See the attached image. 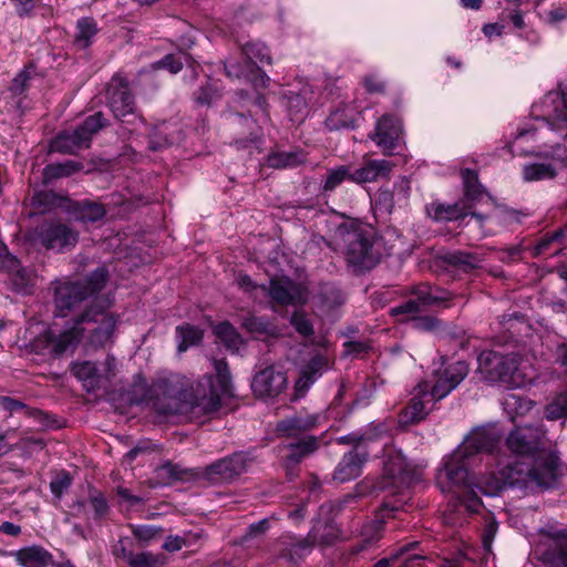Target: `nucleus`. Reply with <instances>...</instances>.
I'll return each mask as SVG.
<instances>
[{"label":"nucleus","instance_id":"nucleus-1","mask_svg":"<svg viewBox=\"0 0 567 567\" xmlns=\"http://www.w3.org/2000/svg\"><path fill=\"white\" fill-rule=\"evenodd\" d=\"M543 432L536 426H519L506 437L508 451L520 460L493 470L480 480L483 494L495 496L504 489L553 487L558 480L559 458L543 450Z\"/></svg>","mask_w":567,"mask_h":567},{"label":"nucleus","instance_id":"nucleus-2","mask_svg":"<svg viewBox=\"0 0 567 567\" xmlns=\"http://www.w3.org/2000/svg\"><path fill=\"white\" fill-rule=\"evenodd\" d=\"M420 481L419 471L401 454L390 456L384 463L382 475L374 478H364L355 486V494H348L342 499L331 503L330 508L342 511L350 504H357L359 496L388 493L382 505L375 514V519L364 526L365 538L355 547L359 553L381 538L384 524L390 518H400L399 513H405L409 505V489L412 484Z\"/></svg>","mask_w":567,"mask_h":567},{"label":"nucleus","instance_id":"nucleus-3","mask_svg":"<svg viewBox=\"0 0 567 567\" xmlns=\"http://www.w3.org/2000/svg\"><path fill=\"white\" fill-rule=\"evenodd\" d=\"M501 434L495 430L480 429L472 432L463 443L445 460L443 468L437 473L436 484L443 493H453L460 501L467 498V507L477 511L482 505L472 487L473 481L468 467L478 454H493L499 447ZM481 476L474 484L478 486Z\"/></svg>","mask_w":567,"mask_h":567},{"label":"nucleus","instance_id":"nucleus-4","mask_svg":"<svg viewBox=\"0 0 567 567\" xmlns=\"http://www.w3.org/2000/svg\"><path fill=\"white\" fill-rule=\"evenodd\" d=\"M322 419L319 413L300 412L277 422V436L289 441L284 445L287 453L281 460L289 481H293L298 476L299 464L319 450L324 433L317 436L311 432L321 424Z\"/></svg>","mask_w":567,"mask_h":567},{"label":"nucleus","instance_id":"nucleus-5","mask_svg":"<svg viewBox=\"0 0 567 567\" xmlns=\"http://www.w3.org/2000/svg\"><path fill=\"white\" fill-rule=\"evenodd\" d=\"M110 278L105 266L97 267L81 280L56 281L53 287L54 318H66L75 311L83 301L99 295Z\"/></svg>","mask_w":567,"mask_h":567},{"label":"nucleus","instance_id":"nucleus-6","mask_svg":"<svg viewBox=\"0 0 567 567\" xmlns=\"http://www.w3.org/2000/svg\"><path fill=\"white\" fill-rule=\"evenodd\" d=\"M112 303L109 296L96 297L83 312L68 322L69 328H76L79 332L76 344L84 332L89 333V342L95 348L104 347L111 340L117 322V317L107 311Z\"/></svg>","mask_w":567,"mask_h":567},{"label":"nucleus","instance_id":"nucleus-7","mask_svg":"<svg viewBox=\"0 0 567 567\" xmlns=\"http://www.w3.org/2000/svg\"><path fill=\"white\" fill-rule=\"evenodd\" d=\"M406 295L414 298L391 307L389 315L395 322L404 323L413 321L416 316L431 307H451L454 293L439 286H431L427 282H420L411 286Z\"/></svg>","mask_w":567,"mask_h":567},{"label":"nucleus","instance_id":"nucleus-8","mask_svg":"<svg viewBox=\"0 0 567 567\" xmlns=\"http://www.w3.org/2000/svg\"><path fill=\"white\" fill-rule=\"evenodd\" d=\"M478 369L486 380L513 389L526 386L533 379L522 369L520 357L516 353L483 351L478 357Z\"/></svg>","mask_w":567,"mask_h":567},{"label":"nucleus","instance_id":"nucleus-9","mask_svg":"<svg viewBox=\"0 0 567 567\" xmlns=\"http://www.w3.org/2000/svg\"><path fill=\"white\" fill-rule=\"evenodd\" d=\"M110 125V120L97 111L86 116L73 131H62L50 142V151L74 155L83 148H89L93 136Z\"/></svg>","mask_w":567,"mask_h":567},{"label":"nucleus","instance_id":"nucleus-10","mask_svg":"<svg viewBox=\"0 0 567 567\" xmlns=\"http://www.w3.org/2000/svg\"><path fill=\"white\" fill-rule=\"evenodd\" d=\"M106 104L114 117L122 123L134 124L141 120L130 81L122 74H114L106 86Z\"/></svg>","mask_w":567,"mask_h":567},{"label":"nucleus","instance_id":"nucleus-11","mask_svg":"<svg viewBox=\"0 0 567 567\" xmlns=\"http://www.w3.org/2000/svg\"><path fill=\"white\" fill-rule=\"evenodd\" d=\"M76 328L65 327L60 329L56 322L40 332L37 337L29 341L25 349L30 353L40 355L59 357L66 352L70 348L76 347Z\"/></svg>","mask_w":567,"mask_h":567},{"label":"nucleus","instance_id":"nucleus-12","mask_svg":"<svg viewBox=\"0 0 567 567\" xmlns=\"http://www.w3.org/2000/svg\"><path fill=\"white\" fill-rule=\"evenodd\" d=\"M255 461L254 451H238L200 470V478L212 484L229 483L246 473Z\"/></svg>","mask_w":567,"mask_h":567},{"label":"nucleus","instance_id":"nucleus-13","mask_svg":"<svg viewBox=\"0 0 567 567\" xmlns=\"http://www.w3.org/2000/svg\"><path fill=\"white\" fill-rule=\"evenodd\" d=\"M33 238L47 250L63 254L75 247L79 233L62 221L50 219L34 228Z\"/></svg>","mask_w":567,"mask_h":567},{"label":"nucleus","instance_id":"nucleus-14","mask_svg":"<svg viewBox=\"0 0 567 567\" xmlns=\"http://www.w3.org/2000/svg\"><path fill=\"white\" fill-rule=\"evenodd\" d=\"M215 377L209 378V395L203 396L194 408H202L205 414L217 412L221 398L234 396L231 374L226 359L214 360Z\"/></svg>","mask_w":567,"mask_h":567},{"label":"nucleus","instance_id":"nucleus-15","mask_svg":"<svg viewBox=\"0 0 567 567\" xmlns=\"http://www.w3.org/2000/svg\"><path fill=\"white\" fill-rule=\"evenodd\" d=\"M344 243L347 245L346 258L349 264L365 269H370L377 264L378 257L373 251L372 230L357 228L348 231Z\"/></svg>","mask_w":567,"mask_h":567},{"label":"nucleus","instance_id":"nucleus-16","mask_svg":"<svg viewBox=\"0 0 567 567\" xmlns=\"http://www.w3.org/2000/svg\"><path fill=\"white\" fill-rule=\"evenodd\" d=\"M368 137L381 148L383 155H394L403 142L402 120L394 114H383Z\"/></svg>","mask_w":567,"mask_h":567},{"label":"nucleus","instance_id":"nucleus-17","mask_svg":"<svg viewBox=\"0 0 567 567\" xmlns=\"http://www.w3.org/2000/svg\"><path fill=\"white\" fill-rule=\"evenodd\" d=\"M288 384L286 372L277 365H267L257 372L251 382L254 394L260 399H274L282 393Z\"/></svg>","mask_w":567,"mask_h":567},{"label":"nucleus","instance_id":"nucleus-18","mask_svg":"<svg viewBox=\"0 0 567 567\" xmlns=\"http://www.w3.org/2000/svg\"><path fill=\"white\" fill-rule=\"evenodd\" d=\"M270 300L278 306H297L307 301V289L289 277L271 278L268 286Z\"/></svg>","mask_w":567,"mask_h":567},{"label":"nucleus","instance_id":"nucleus-19","mask_svg":"<svg viewBox=\"0 0 567 567\" xmlns=\"http://www.w3.org/2000/svg\"><path fill=\"white\" fill-rule=\"evenodd\" d=\"M468 365L464 361H456L446 365L436 375L435 383L430 388L431 399H444L467 377Z\"/></svg>","mask_w":567,"mask_h":567},{"label":"nucleus","instance_id":"nucleus-20","mask_svg":"<svg viewBox=\"0 0 567 567\" xmlns=\"http://www.w3.org/2000/svg\"><path fill=\"white\" fill-rule=\"evenodd\" d=\"M431 399L430 385L422 382L415 388V393L408 405L399 414V423L402 426L416 424L427 415L426 403L433 401Z\"/></svg>","mask_w":567,"mask_h":567},{"label":"nucleus","instance_id":"nucleus-21","mask_svg":"<svg viewBox=\"0 0 567 567\" xmlns=\"http://www.w3.org/2000/svg\"><path fill=\"white\" fill-rule=\"evenodd\" d=\"M369 458V452L364 447H353L347 452L333 472V480L346 483L359 477L362 467Z\"/></svg>","mask_w":567,"mask_h":567},{"label":"nucleus","instance_id":"nucleus-22","mask_svg":"<svg viewBox=\"0 0 567 567\" xmlns=\"http://www.w3.org/2000/svg\"><path fill=\"white\" fill-rule=\"evenodd\" d=\"M327 369L328 358L326 355L321 353L312 355L300 369V375L295 383L296 398H302Z\"/></svg>","mask_w":567,"mask_h":567},{"label":"nucleus","instance_id":"nucleus-23","mask_svg":"<svg viewBox=\"0 0 567 567\" xmlns=\"http://www.w3.org/2000/svg\"><path fill=\"white\" fill-rule=\"evenodd\" d=\"M470 209H472V205L462 199L454 204L434 200L425 207L427 216L436 223L462 220L468 216Z\"/></svg>","mask_w":567,"mask_h":567},{"label":"nucleus","instance_id":"nucleus-24","mask_svg":"<svg viewBox=\"0 0 567 567\" xmlns=\"http://www.w3.org/2000/svg\"><path fill=\"white\" fill-rule=\"evenodd\" d=\"M441 264L457 274H471L481 268L483 258L475 252L455 250L440 257Z\"/></svg>","mask_w":567,"mask_h":567},{"label":"nucleus","instance_id":"nucleus-25","mask_svg":"<svg viewBox=\"0 0 567 567\" xmlns=\"http://www.w3.org/2000/svg\"><path fill=\"white\" fill-rule=\"evenodd\" d=\"M419 546V542H410L394 549L390 556L377 561L373 567H390L394 563L401 561L399 567H423L425 556L413 553Z\"/></svg>","mask_w":567,"mask_h":567},{"label":"nucleus","instance_id":"nucleus-26","mask_svg":"<svg viewBox=\"0 0 567 567\" xmlns=\"http://www.w3.org/2000/svg\"><path fill=\"white\" fill-rule=\"evenodd\" d=\"M66 212L78 221L96 223L106 215V208L102 203L91 199L72 200L69 198Z\"/></svg>","mask_w":567,"mask_h":567},{"label":"nucleus","instance_id":"nucleus-27","mask_svg":"<svg viewBox=\"0 0 567 567\" xmlns=\"http://www.w3.org/2000/svg\"><path fill=\"white\" fill-rule=\"evenodd\" d=\"M566 228H558L540 236L532 248V256L547 259L558 255L565 246Z\"/></svg>","mask_w":567,"mask_h":567},{"label":"nucleus","instance_id":"nucleus-28","mask_svg":"<svg viewBox=\"0 0 567 567\" xmlns=\"http://www.w3.org/2000/svg\"><path fill=\"white\" fill-rule=\"evenodd\" d=\"M393 164L386 159H370L362 167L350 172V181L357 184L375 182L388 178Z\"/></svg>","mask_w":567,"mask_h":567},{"label":"nucleus","instance_id":"nucleus-29","mask_svg":"<svg viewBox=\"0 0 567 567\" xmlns=\"http://www.w3.org/2000/svg\"><path fill=\"white\" fill-rule=\"evenodd\" d=\"M68 202V196L56 194L52 190L34 192L30 202V215H44L52 213L56 209L66 210Z\"/></svg>","mask_w":567,"mask_h":567},{"label":"nucleus","instance_id":"nucleus-30","mask_svg":"<svg viewBox=\"0 0 567 567\" xmlns=\"http://www.w3.org/2000/svg\"><path fill=\"white\" fill-rule=\"evenodd\" d=\"M236 43L247 61V68H257V62L267 65L272 64V56L266 43L259 40L243 42L239 39L236 40Z\"/></svg>","mask_w":567,"mask_h":567},{"label":"nucleus","instance_id":"nucleus-31","mask_svg":"<svg viewBox=\"0 0 567 567\" xmlns=\"http://www.w3.org/2000/svg\"><path fill=\"white\" fill-rule=\"evenodd\" d=\"M11 555L23 567H48L52 564V554L39 545L20 548Z\"/></svg>","mask_w":567,"mask_h":567},{"label":"nucleus","instance_id":"nucleus-32","mask_svg":"<svg viewBox=\"0 0 567 567\" xmlns=\"http://www.w3.org/2000/svg\"><path fill=\"white\" fill-rule=\"evenodd\" d=\"M86 505H89L93 513L92 519L94 522L100 523L110 514V506L105 495L93 486L89 487L87 501H78L74 506L78 507L79 512L86 513Z\"/></svg>","mask_w":567,"mask_h":567},{"label":"nucleus","instance_id":"nucleus-33","mask_svg":"<svg viewBox=\"0 0 567 567\" xmlns=\"http://www.w3.org/2000/svg\"><path fill=\"white\" fill-rule=\"evenodd\" d=\"M71 373L83 382L87 391H95L102 388L103 377L94 362H74L70 368Z\"/></svg>","mask_w":567,"mask_h":567},{"label":"nucleus","instance_id":"nucleus-34","mask_svg":"<svg viewBox=\"0 0 567 567\" xmlns=\"http://www.w3.org/2000/svg\"><path fill=\"white\" fill-rule=\"evenodd\" d=\"M157 477L161 478L165 484H172L174 482H189L200 478V470L185 468L179 464L166 462L156 470Z\"/></svg>","mask_w":567,"mask_h":567},{"label":"nucleus","instance_id":"nucleus-35","mask_svg":"<svg viewBox=\"0 0 567 567\" xmlns=\"http://www.w3.org/2000/svg\"><path fill=\"white\" fill-rule=\"evenodd\" d=\"M213 333L231 352H238L244 344V339L235 326L225 320L213 326Z\"/></svg>","mask_w":567,"mask_h":567},{"label":"nucleus","instance_id":"nucleus-36","mask_svg":"<svg viewBox=\"0 0 567 567\" xmlns=\"http://www.w3.org/2000/svg\"><path fill=\"white\" fill-rule=\"evenodd\" d=\"M75 30L73 44L80 50L87 49L93 43L94 37L99 33L97 22L93 17L79 19Z\"/></svg>","mask_w":567,"mask_h":567},{"label":"nucleus","instance_id":"nucleus-37","mask_svg":"<svg viewBox=\"0 0 567 567\" xmlns=\"http://www.w3.org/2000/svg\"><path fill=\"white\" fill-rule=\"evenodd\" d=\"M461 177L463 182L464 202L473 206L482 199L485 188L478 179L476 171L471 168H463L461 171Z\"/></svg>","mask_w":567,"mask_h":567},{"label":"nucleus","instance_id":"nucleus-38","mask_svg":"<svg viewBox=\"0 0 567 567\" xmlns=\"http://www.w3.org/2000/svg\"><path fill=\"white\" fill-rule=\"evenodd\" d=\"M328 131L353 130L357 127V121L352 112L346 106L340 105L332 110L324 121Z\"/></svg>","mask_w":567,"mask_h":567},{"label":"nucleus","instance_id":"nucleus-39","mask_svg":"<svg viewBox=\"0 0 567 567\" xmlns=\"http://www.w3.org/2000/svg\"><path fill=\"white\" fill-rule=\"evenodd\" d=\"M177 351L185 352L190 347L200 344L204 331L194 324L183 323L176 327Z\"/></svg>","mask_w":567,"mask_h":567},{"label":"nucleus","instance_id":"nucleus-40","mask_svg":"<svg viewBox=\"0 0 567 567\" xmlns=\"http://www.w3.org/2000/svg\"><path fill=\"white\" fill-rule=\"evenodd\" d=\"M223 97V89L212 79L193 92V101L197 106L209 107Z\"/></svg>","mask_w":567,"mask_h":567},{"label":"nucleus","instance_id":"nucleus-41","mask_svg":"<svg viewBox=\"0 0 567 567\" xmlns=\"http://www.w3.org/2000/svg\"><path fill=\"white\" fill-rule=\"evenodd\" d=\"M82 167V163L75 161L48 164L42 171L43 184H49L52 181L61 177H69L74 173L81 171Z\"/></svg>","mask_w":567,"mask_h":567},{"label":"nucleus","instance_id":"nucleus-42","mask_svg":"<svg viewBox=\"0 0 567 567\" xmlns=\"http://www.w3.org/2000/svg\"><path fill=\"white\" fill-rule=\"evenodd\" d=\"M302 152H274L266 157V165L270 168L282 169L297 167L303 163Z\"/></svg>","mask_w":567,"mask_h":567},{"label":"nucleus","instance_id":"nucleus-43","mask_svg":"<svg viewBox=\"0 0 567 567\" xmlns=\"http://www.w3.org/2000/svg\"><path fill=\"white\" fill-rule=\"evenodd\" d=\"M140 380V383H135V388H141L142 393L140 395L135 394L131 401L135 404H150L152 403L153 408L159 412L161 414H173L176 411V408L167 404V405H159L158 401L154 400L152 390L147 386V383L144 378L141 375L137 377Z\"/></svg>","mask_w":567,"mask_h":567},{"label":"nucleus","instance_id":"nucleus-44","mask_svg":"<svg viewBox=\"0 0 567 567\" xmlns=\"http://www.w3.org/2000/svg\"><path fill=\"white\" fill-rule=\"evenodd\" d=\"M241 327L255 336L272 337L277 334V327L265 317H245L241 321Z\"/></svg>","mask_w":567,"mask_h":567},{"label":"nucleus","instance_id":"nucleus-45","mask_svg":"<svg viewBox=\"0 0 567 567\" xmlns=\"http://www.w3.org/2000/svg\"><path fill=\"white\" fill-rule=\"evenodd\" d=\"M287 103V111L290 121L293 123H301L308 114V103L306 99L296 92H288L285 95Z\"/></svg>","mask_w":567,"mask_h":567},{"label":"nucleus","instance_id":"nucleus-46","mask_svg":"<svg viewBox=\"0 0 567 567\" xmlns=\"http://www.w3.org/2000/svg\"><path fill=\"white\" fill-rule=\"evenodd\" d=\"M0 404L6 411H8L10 413L18 412V411H24V413L28 416H32V417L37 419L39 422L47 424L45 420H47L48 415L44 412H42L41 410H38V409H31V408L27 406L23 402L17 400V399H13L10 396H1Z\"/></svg>","mask_w":567,"mask_h":567},{"label":"nucleus","instance_id":"nucleus-47","mask_svg":"<svg viewBox=\"0 0 567 567\" xmlns=\"http://www.w3.org/2000/svg\"><path fill=\"white\" fill-rule=\"evenodd\" d=\"M166 565V555L162 553L140 551L134 554L128 567H165Z\"/></svg>","mask_w":567,"mask_h":567},{"label":"nucleus","instance_id":"nucleus-48","mask_svg":"<svg viewBox=\"0 0 567 567\" xmlns=\"http://www.w3.org/2000/svg\"><path fill=\"white\" fill-rule=\"evenodd\" d=\"M527 216L528 214L522 209H514L506 205H499L497 206V212L494 217L498 225L509 227L513 225H520L523 219Z\"/></svg>","mask_w":567,"mask_h":567},{"label":"nucleus","instance_id":"nucleus-49","mask_svg":"<svg viewBox=\"0 0 567 567\" xmlns=\"http://www.w3.org/2000/svg\"><path fill=\"white\" fill-rule=\"evenodd\" d=\"M523 176L527 182L551 179L556 176V169L550 164L535 163L524 167Z\"/></svg>","mask_w":567,"mask_h":567},{"label":"nucleus","instance_id":"nucleus-50","mask_svg":"<svg viewBox=\"0 0 567 567\" xmlns=\"http://www.w3.org/2000/svg\"><path fill=\"white\" fill-rule=\"evenodd\" d=\"M545 417L550 421H557L567 417V391L558 393L545 406Z\"/></svg>","mask_w":567,"mask_h":567},{"label":"nucleus","instance_id":"nucleus-51","mask_svg":"<svg viewBox=\"0 0 567 567\" xmlns=\"http://www.w3.org/2000/svg\"><path fill=\"white\" fill-rule=\"evenodd\" d=\"M37 66L33 62L29 63L24 66L22 71H20L16 78L12 80L10 84V92L13 95H21L23 94L28 87L29 82L32 79V76L35 74Z\"/></svg>","mask_w":567,"mask_h":567},{"label":"nucleus","instance_id":"nucleus-52","mask_svg":"<svg viewBox=\"0 0 567 567\" xmlns=\"http://www.w3.org/2000/svg\"><path fill=\"white\" fill-rule=\"evenodd\" d=\"M290 324L303 338H311L315 334L313 322L302 310H296L290 317Z\"/></svg>","mask_w":567,"mask_h":567},{"label":"nucleus","instance_id":"nucleus-53","mask_svg":"<svg viewBox=\"0 0 567 567\" xmlns=\"http://www.w3.org/2000/svg\"><path fill=\"white\" fill-rule=\"evenodd\" d=\"M347 179L350 181V169L348 166L341 165L334 169H330L327 174L322 189L326 193L333 192Z\"/></svg>","mask_w":567,"mask_h":567},{"label":"nucleus","instance_id":"nucleus-54","mask_svg":"<svg viewBox=\"0 0 567 567\" xmlns=\"http://www.w3.org/2000/svg\"><path fill=\"white\" fill-rule=\"evenodd\" d=\"M184 62L179 56L173 53L164 55L161 60L151 64L152 70L157 71L161 69L167 70L172 74H177L182 71Z\"/></svg>","mask_w":567,"mask_h":567},{"label":"nucleus","instance_id":"nucleus-55","mask_svg":"<svg viewBox=\"0 0 567 567\" xmlns=\"http://www.w3.org/2000/svg\"><path fill=\"white\" fill-rule=\"evenodd\" d=\"M72 476L66 471L58 473L50 482V489L55 498L61 499L63 494L71 487Z\"/></svg>","mask_w":567,"mask_h":567},{"label":"nucleus","instance_id":"nucleus-56","mask_svg":"<svg viewBox=\"0 0 567 567\" xmlns=\"http://www.w3.org/2000/svg\"><path fill=\"white\" fill-rule=\"evenodd\" d=\"M224 72L227 78L229 79H241L247 78L248 75V69H247V61L245 60L244 63L237 61L235 58H228L224 60L223 62Z\"/></svg>","mask_w":567,"mask_h":567},{"label":"nucleus","instance_id":"nucleus-57","mask_svg":"<svg viewBox=\"0 0 567 567\" xmlns=\"http://www.w3.org/2000/svg\"><path fill=\"white\" fill-rule=\"evenodd\" d=\"M413 328L422 332H433L443 327V321L434 316H416Z\"/></svg>","mask_w":567,"mask_h":567},{"label":"nucleus","instance_id":"nucleus-58","mask_svg":"<svg viewBox=\"0 0 567 567\" xmlns=\"http://www.w3.org/2000/svg\"><path fill=\"white\" fill-rule=\"evenodd\" d=\"M132 534L136 539L148 543L162 533L161 527L151 525H131Z\"/></svg>","mask_w":567,"mask_h":567},{"label":"nucleus","instance_id":"nucleus-59","mask_svg":"<svg viewBox=\"0 0 567 567\" xmlns=\"http://www.w3.org/2000/svg\"><path fill=\"white\" fill-rule=\"evenodd\" d=\"M248 75L247 81H249L255 90L267 89L270 83V78L265 73L261 68H247Z\"/></svg>","mask_w":567,"mask_h":567},{"label":"nucleus","instance_id":"nucleus-60","mask_svg":"<svg viewBox=\"0 0 567 567\" xmlns=\"http://www.w3.org/2000/svg\"><path fill=\"white\" fill-rule=\"evenodd\" d=\"M20 260L9 251L8 246L0 241V271L9 274L11 270H17Z\"/></svg>","mask_w":567,"mask_h":567},{"label":"nucleus","instance_id":"nucleus-61","mask_svg":"<svg viewBox=\"0 0 567 567\" xmlns=\"http://www.w3.org/2000/svg\"><path fill=\"white\" fill-rule=\"evenodd\" d=\"M133 543L130 538H121L113 546V554L117 559H122L128 566L132 557L134 556V551L132 550Z\"/></svg>","mask_w":567,"mask_h":567},{"label":"nucleus","instance_id":"nucleus-62","mask_svg":"<svg viewBox=\"0 0 567 567\" xmlns=\"http://www.w3.org/2000/svg\"><path fill=\"white\" fill-rule=\"evenodd\" d=\"M498 529V523L495 518L486 520L484 529L482 532V545L486 553L492 551V544Z\"/></svg>","mask_w":567,"mask_h":567},{"label":"nucleus","instance_id":"nucleus-63","mask_svg":"<svg viewBox=\"0 0 567 567\" xmlns=\"http://www.w3.org/2000/svg\"><path fill=\"white\" fill-rule=\"evenodd\" d=\"M365 91L370 94H383L385 92L386 85L385 82L382 81L375 74H367L362 78L361 81Z\"/></svg>","mask_w":567,"mask_h":567},{"label":"nucleus","instance_id":"nucleus-64","mask_svg":"<svg viewBox=\"0 0 567 567\" xmlns=\"http://www.w3.org/2000/svg\"><path fill=\"white\" fill-rule=\"evenodd\" d=\"M344 355L352 358H360L367 354L371 347L368 342L350 340L343 343Z\"/></svg>","mask_w":567,"mask_h":567}]
</instances>
